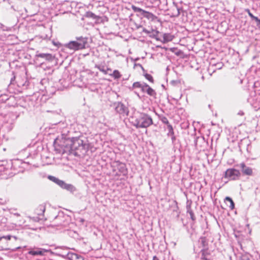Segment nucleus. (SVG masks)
Returning <instances> with one entry per match:
<instances>
[{
    "mask_svg": "<svg viewBox=\"0 0 260 260\" xmlns=\"http://www.w3.org/2000/svg\"><path fill=\"white\" fill-rule=\"evenodd\" d=\"M244 113L242 111H240L238 113V115H239L240 116H243V115H244Z\"/></svg>",
    "mask_w": 260,
    "mask_h": 260,
    "instance_id": "obj_38",
    "label": "nucleus"
},
{
    "mask_svg": "<svg viewBox=\"0 0 260 260\" xmlns=\"http://www.w3.org/2000/svg\"><path fill=\"white\" fill-rule=\"evenodd\" d=\"M133 9L135 12L139 13L141 15L147 18L149 20L153 21L157 18L156 16L152 13L145 11L140 8L133 6Z\"/></svg>",
    "mask_w": 260,
    "mask_h": 260,
    "instance_id": "obj_6",
    "label": "nucleus"
},
{
    "mask_svg": "<svg viewBox=\"0 0 260 260\" xmlns=\"http://www.w3.org/2000/svg\"><path fill=\"white\" fill-rule=\"evenodd\" d=\"M199 243L201 245L202 247H205L207 245V241L206 238L205 237H201L199 240Z\"/></svg>",
    "mask_w": 260,
    "mask_h": 260,
    "instance_id": "obj_19",
    "label": "nucleus"
},
{
    "mask_svg": "<svg viewBox=\"0 0 260 260\" xmlns=\"http://www.w3.org/2000/svg\"><path fill=\"white\" fill-rule=\"evenodd\" d=\"M59 255L69 260H84L80 255L71 252H61L59 253Z\"/></svg>",
    "mask_w": 260,
    "mask_h": 260,
    "instance_id": "obj_8",
    "label": "nucleus"
},
{
    "mask_svg": "<svg viewBox=\"0 0 260 260\" xmlns=\"http://www.w3.org/2000/svg\"><path fill=\"white\" fill-rule=\"evenodd\" d=\"M143 31L147 34H150L151 33L150 31L146 29V28H144Z\"/></svg>",
    "mask_w": 260,
    "mask_h": 260,
    "instance_id": "obj_37",
    "label": "nucleus"
},
{
    "mask_svg": "<svg viewBox=\"0 0 260 260\" xmlns=\"http://www.w3.org/2000/svg\"><path fill=\"white\" fill-rule=\"evenodd\" d=\"M48 178L63 189L70 191L71 192H73L75 190V188L73 185L70 184H67L63 181L61 180L54 176L49 175L48 176Z\"/></svg>",
    "mask_w": 260,
    "mask_h": 260,
    "instance_id": "obj_4",
    "label": "nucleus"
},
{
    "mask_svg": "<svg viewBox=\"0 0 260 260\" xmlns=\"http://www.w3.org/2000/svg\"><path fill=\"white\" fill-rule=\"evenodd\" d=\"M202 255H201V259L202 260H210V258H209V254L207 253V251L205 250H202Z\"/></svg>",
    "mask_w": 260,
    "mask_h": 260,
    "instance_id": "obj_20",
    "label": "nucleus"
},
{
    "mask_svg": "<svg viewBox=\"0 0 260 260\" xmlns=\"http://www.w3.org/2000/svg\"><path fill=\"white\" fill-rule=\"evenodd\" d=\"M164 39L165 42H169L172 40V36L168 34H165L164 35Z\"/></svg>",
    "mask_w": 260,
    "mask_h": 260,
    "instance_id": "obj_27",
    "label": "nucleus"
},
{
    "mask_svg": "<svg viewBox=\"0 0 260 260\" xmlns=\"http://www.w3.org/2000/svg\"><path fill=\"white\" fill-rule=\"evenodd\" d=\"M7 221V218L3 215L0 216V226H4Z\"/></svg>",
    "mask_w": 260,
    "mask_h": 260,
    "instance_id": "obj_26",
    "label": "nucleus"
},
{
    "mask_svg": "<svg viewBox=\"0 0 260 260\" xmlns=\"http://www.w3.org/2000/svg\"><path fill=\"white\" fill-rule=\"evenodd\" d=\"M12 221L14 222V224L16 226H21L23 225L25 222V220L23 217L20 215L19 217H14L12 219Z\"/></svg>",
    "mask_w": 260,
    "mask_h": 260,
    "instance_id": "obj_13",
    "label": "nucleus"
},
{
    "mask_svg": "<svg viewBox=\"0 0 260 260\" xmlns=\"http://www.w3.org/2000/svg\"><path fill=\"white\" fill-rule=\"evenodd\" d=\"M180 14V9L176 6L174 8V12L172 14V17H178Z\"/></svg>",
    "mask_w": 260,
    "mask_h": 260,
    "instance_id": "obj_24",
    "label": "nucleus"
},
{
    "mask_svg": "<svg viewBox=\"0 0 260 260\" xmlns=\"http://www.w3.org/2000/svg\"><path fill=\"white\" fill-rule=\"evenodd\" d=\"M4 210L9 212L11 215L10 216L11 219L14 217L20 218V214L17 211V209L16 208H7L6 209H4Z\"/></svg>",
    "mask_w": 260,
    "mask_h": 260,
    "instance_id": "obj_14",
    "label": "nucleus"
},
{
    "mask_svg": "<svg viewBox=\"0 0 260 260\" xmlns=\"http://www.w3.org/2000/svg\"><path fill=\"white\" fill-rule=\"evenodd\" d=\"M224 201L227 205L228 204V203L230 204L229 206L231 210H233L234 209L235 204H234L233 200L232 199V198H231L230 197H226L225 198Z\"/></svg>",
    "mask_w": 260,
    "mask_h": 260,
    "instance_id": "obj_17",
    "label": "nucleus"
},
{
    "mask_svg": "<svg viewBox=\"0 0 260 260\" xmlns=\"http://www.w3.org/2000/svg\"><path fill=\"white\" fill-rule=\"evenodd\" d=\"M110 75L112 76L115 79H118L121 76L120 72L117 70H114L113 73L110 74Z\"/></svg>",
    "mask_w": 260,
    "mask_h": 260,
    "instance_id": "obj_22",
    "label": "nucleus"
},
{
    "mask_svg": "<svg viewBox=\"0 0 260 260\" xmlns=\"http://www.w3.org/2000/svg\"><path fill=\"white\" fill-rule=\"evenodd\" d=\"M76 41H70L68 44H66L65 47L74 51L85 48V45L87 43V38L80 37L76 38Z\"/></svg>",
    "mask_w": 260,
    "mask_h": 260,
    "instance_id": "obj_3",
    "label": "nucleus"
},
{
    "mask_svg": "<svg viewBox=\"0 0 260 260\" xmlns=\"http://www.w3.org/2000/svg\"><path fill=\"white\" fill-rule=\"evenodd\" d=\"M144 76H145V78L147 80H148L149 82H150L151 83L154 82L153 78L151 75L146 73L144 74Z\"/></svg>",
    "mask_w": 260,
    "mask_h": 260,
    "instance_id": "obj_28",
    "label": "nucleus"
},
{
    "mask_svg": "<svg viewBox=\"0 0 260 260\" xmlns=\"http://www.w3.org/2000/svg\"><path fill=\"white\" fill-rule=\"evenodd\" d=\"M152 260H159L156 256H154L153 257V259Z\"/></svg>",
    "mask_w": 260,
    "mask_h": 260,
    "instance_id": "obj_39",
    "label": "nucleus"
},
{
    "mask_svg": "<svg viewBox=\"0 0 260 260\" xmlns=\"http://www.w3.org/2000/svg\"><path fill=\"white\" fill-rule=\"evenodd\" d=\"M113 166L116 167L119 172L123 175H126L127 173V169L124 163L121 162L119 160L115 161L113 162Z\"/></svg>",
    "mask_w": 260,
    "mask_h": 260,
    "instance_id": "obj_10",
    "label": "nucleus"
},
{
    "mask_svg": "<svg viewBox=\"0 0 260 260\" xmlns=\"http://www.w3.org/2000/svg\"><path fill=\"white\" fill-rule=\"evenodd\" d=\"M141 91L143 93H147L149 95L155 97L156 95V93L154 89H153L151 87H150L146 83H144Z\"/></svg>",
    "mask_w": 260,
    "mask_h": 260,
    "instance_id": "obj_11",
    "label": "nucleus"
},
{
    "mask_svg": "<svg viewBox=\"0 0 260 260\" xmlns=\"http://www.w3.org/2000/svg\"><path fill=\"white\" fill-rule=\"evenodd\" d=\"M3 150L4 151H6V148H4L3 149Z\"/></svg>",
    "mask_w": 260,
    "mask_h": 260,
    "instance_id": "obj_42",
    "label": "nucleus"
},
{
    "mask_svg": "<svg viewBox=\"0 0 260 260\" xmlns=\"http://www.w3.org/2000/svg\"><path fill=\"white\" fill-rule=\"evenodd\" d=\"M14 238V239H16V237L15 236H12L10 235H8L6 236H0V242H7L9 240H10L11 238Z\"/></svg>",
    "mask_w": 260,
    "mask_h": 260,
    "instance_id": "obj_18",
    "label": "nucleus"
},
{
    "mask_svg": "<svg viewBox=\"0 0 260 260\" xmlns=\"http://www.w3.org/2000/svg\"><path fill=\"white\" fill-rule=\"evenodd\" d=\"M160 120L162 123H164V124H166L167 125V126H168V125H170V124L169 122V120L166 117H165V116L162 117L161 118Z\"/></svg>",
    "mask_w": 260,
    "mask_h": 260,
    "instance_id": "obj_29",
    "label": "nucleus"
},
{
    "mask_svg": "<svg viewBox=\"0 0 260 260\" xmlns=\"http://www.w3.org/2000/svg\"><path fill=\"white\" fill-rule=\"evenodd\" d=\"M171 139H172V141H174L175 140V137L174 136V135H173V136H171Z\"/></svg>",
    "mask_w": 260,
    "mask_h": 260,
    "instance_id": "obj_40",
    "label": "nucleus"
},
{
    "mask_svg": "<svg viewBox=\"0 0 260 260\" xmlns=\"http://www.w3.org/2000/svg\"><path fill=\"white\" fill-rule=\"evenodd\" d=\"M167 128L168 131V135L169 136H173L174 132L172 126L170 124L167 126Z\"/></svg>",
    "mask_w": 260,
    "mask_h": 260,
    "instance_id": "obj_25",
    "label": "nucleus"
},
{
    "mask_svg": "<svg viewBox=\"0 0 260 260\" xmlns=\"http://www.w3.org/2000/svg\"><path fill=\"white\" fill-rule=\"evenodd\" d=\"M54 146L60 147L63 152H70L75 155L85 154L89 149V144L86 140L80 138H73L72 140L63 137L57 138L54 142Z\"/></svg>",
    "mask_w": 260,
    "mask_h": 260,
    "instance_id": "obj_1",
    "label": "nucleus"
},
{
    "mask_svg": "<svg viewBox=\"0 0 260 260\" xmlns=\"http://www.w3.org/2000/svg\"><path fill=\"white\" fill-rule=\"evenodd\" d=\"M115 110L119 114L124 116L127 115L128 113V108L122 103L117 102L114 103Z\"/></svg>",
    "mask_w": 260,
    "mask_h": 260,
    "instance_id": "obj_7",
    "label": "nucleus"
},
{
    "mask_svg": "<svg viewBox=\"0 0 260 260\" xmlns=\"http://www.w3.org/2000/svg\"><path fill=\"white\" fill-rule=\"evenodd\" d=\"M144 83H145L144 82H135L133 83L132 88H140L141 90Z\"/></svg>",
    "mask_w": 260,
    "mask_h": 260,
    "instance_id": "obj_21",
    "label": "nucleus"
},
{
    "mask_svg": "<svg viewBox=\"0 0 260 260\" xmlns=\"http://www.w3.org/2000/svg\"><path fill=\"white\" fill-rule=\"evenodd\" d=\"M21 85L20 84H18V86H20Z\"/></svg>",
    "mask_w": 260,
    "mask_h": 260,
    "instance_id": "obj_43",
    "label": "nucleus"
},
{
    "mask_svg": "<svg viewBox=\"0 0 260 260\" xmlns=\"http://www.w3.org/2000/svg\"><path fill=\"white\" fill-rule=\"evenodd\" d=\"M129 121L136 128H147L153 124L150 116L144 113H135L129 118Z\"/></svg>",
    "mask_w": 260,
    "mask_h": 260,
    "instance_id": "obj_2",
    "label": "nucleus"
},
{
    "mask_svg": "<svg viewBox=\"0 0 260 260\" xmlns=\"http://www.w3.org/2000/svg\"><path fill=\"white\" fill-rule=\"evenodd\" d=\"M37 213L40 215H43L45 211V207L44 205H40L38 209L37 210Z\"/></svg>",
    "mask_w": 260,
    "mask_h": 260,
    "instance_id": "obj_23",
    "label": "nucleus"
},
{
    "mask_svg": "<svg viewBox=\"0 0 260 260\" xmlns=\"http://www.w3.org/2000/svg\"><path fill=\"white\" fill-rule=\"evenodd\" d=\"M152 32L153 34H152L153 37H156L157 35V34L158 33V31H157V30H154L152 29Z\"/></svg>",
    "mask_w": 260,
    "mask_h": 260,
    "instance_id": "obj_35",
    "label": "nucleus"
},
{
    "mask_svg": "<svg viewBox=\"0 0 260 260\" xmlns=\"http://www.w3.org/2000/svg\"><path fill=\"white\" fill-rule=\"evenodd\" d=\"M238 166L241 168V171L244 175L251 176L252 175L253 171L252 168L246 166L245 163L242 162Z\"/></svg>",
    "mask_w": 260,
    "mask_h": 260,
    "instance_id": "obj_12",
    "label": "nucleus"
},
{
    "mask_svg": "<svg viewBox=\"0 0 260 260\" xmlns=\"http://www.w3.org/2000/svg\"><path fill=\"white\" fill-rule=\"evenodd\" d=\"M6 164H7V162L3 161H2V164L0 165V172H7L9 168L13 165L12 162H11L10 164H7V166Z\"/></svg>",
    "mask_w": 260,
    "mask_h": 260,
    "instance_id": "obj_15",
    "label": "nucleus"
},
{
    "mask_svg": "<svg viewBox=\"0 0 260 260\" xmlns=\"http://www.w3.org/2000/svg\"><path fill=\"white\" fill-rule=\"evenodd\" d=\"M49 250L45 249L35 247L29 249L28 251V253L33 256H43L46 253L49 252Z\"/></svg>",
    "mask_w": 260,
    "mask_h": 260,
    "instance_id": "obj_9",
    "label": "nucleus"
},
{
    "mask_svg": "<svg viewBox=\"0 0 260 260\" xmlns=\"http://www.w3.org/2000/svg\"><path fill=\"white\" fill-rule=\"evenodd\" d=\"M255 21L256 22V26L260 29V19L258 17H257L255 18Z\"/></svg>",
    "mask_w": 260,
    "mask_h": 260,
    "instance_id": "obj_34",
    "label": "nucleus"
},
{
    "mask_svg": "<svg viewBox=\"0 0 260 260\" xmlns=\"http://www.w3.org/2000/svg\"><path fill=\"white\" fill-rule=\"evenodd\" d=\"M90 17H93L94 16V14H93L92 13H90V15H89Z\"/></svg>",
    "mask_w": 260,
    "mask_h": 260,
    "instance_id": "obj_41",
    "label": "nucleus"
},
{
    "mask_svg": "<svg viewBox=\"0 0 260 260\" xmlns=\"http://www.w3.org/2000/svg\"><path fill=\"white\" fill-rule=\"evenodd\" d=\"M187 213H188L190 215V218H191V219L192 220H194L196 218L194 216V214H193V211L189 208V209H187Z\"/></svg>",
    "mask_w": 260,
    "mask_h": 260,
    "instance_id": "obj_31",
    "label": "nucleus"
},
{
    "mask_svg": "<svg viewBox=\"0 0 260 260\" xmlns=\"http://www.w3.org/2000/svg\"><path fill=\"white\" fill-rule=\"evenodd\" d=\"M241 176L240 172L234 168L227 169L224 174L223 177L229 180H237L239 179Z\"/></svg>",
    "mask_w": 260,
    "mask_h": 260,
    "instance_id": "obj_5",
    "label": "nucleus"
},
{
    "mask_svg": "<svg viewBox=\"0 0 260 260\" xmlns=\"http://www.w3.org/2000/svg\"><path fill=\"white\" fill-rule=\"evenodd\" d=\"M98 69H99V70L101 72H102L104 73L105 74H107V72H106V70H105V69H104V67H101V66H99V67H98Z\"/></svg>",
    "mask_w": 260,
    "mask_h": 260,
    "instance_id": "obj_33",
    "label": "nucleus"
},
{
    "mask_svg": "<svg viewBox=\"0 0 260 260\" xmlns=\"http://www.w3.org/2000/svg\"><path fill=\"white\" fill-rule=\"evenodd\" d=\"M245 11L247 12L248 14V15L250 17V18L252 19L255 20V18L257 17L254 16L250 11V10L248 9H245Z\"/></svg>",
    "mask_w": 260,
    "mask_h": 260,
    "instance_id": "obj_30",
    "label": "nucleus"
},
{
    "mask_svg": "<svg viewBox=\"0 0 260 260\" xmlns=\"http://www.w3.org/2000/svg\"><path fill=\"white\" fill-rule=\"evenodd\" d=\"M37 57L45 58L48 61H51L53 59L54 57L52 54L49 53H39L37 55Z\"/></svg>",
    "mask_w": 260,
    "mask_h": 260,
    "instance_id": "obj_16",
    "label": "nucleus"
},
{
    "mask_svg": "<svg viewBox=\"0 0 260 260\" xmlns=\"http://www.w3.org/2000/svg\"><path fill=\"white\" fill-rule=\"evenodd\" d=\"M8 202L7 199H0V205H4L6 204Z\"/></svg>",
    "mask_w": 260,
    "mask_h": 260,
    "instance_id": "obj_32",
    "label": "nucleus"
},
{
    "mask_svg": "<svg viewBox=\"0 0 260 260\" xmlns=\"http://www.w3.org/2000/svg\"><path fill=\"white\" fill-rule=\"evenodd\" d=\"M15 76H14L13 77L11 78V81H10V84H14V81H15Z\"/></svg>",
    "mask_w": 260,
    "mask_h": 260,
    "instance_id": "obj_36",
    "label": "nucleus"
}]
</instances>
